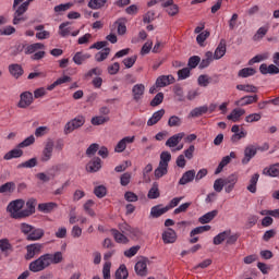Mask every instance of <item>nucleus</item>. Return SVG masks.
<instances>
[{"mask_svg": "<svg viewBox=\"0 0 279 279\" xmlns=\"http://www.w3.org/2000/svg\"><path fill=\"white\" fill-rule=\"evenodd\" d=\"M19 228L22 234H27V241H40L45 236V229L34 227L27 222H21Z\"/></svg>", "mask_w": 279, "mask_h": 279, "instance_id": "obj_1", "label": "nucleus"}, {"mask_svg": "<svg viewBox=\"0 0 279 279\" xmlns=\"http://www.w3.org/2000/svg\"><path fill=\"white\" fill-rule=\"evenodd\" d=\"M23 206H25V201L21 198L9 203L7 213H10L11 219H24Z\"/></svg>", "mask_w": 279, "mask_h": 279, "instance_id": "obj_2", "label": "nucleus"}, {"mask_svg": "<svg viewBox=\"0 0 279 279\" xmlns=\"http://www.w3.org/2000/svg\"><path fill=\"white\" fill-rule=\"evenodd\" d=\"M13 10V25H19L21 23H25L27 21V17H25V12L29 10V7L27 3H22V4H13L12 7Z\"/></svg>", "mask_w": 279, "mask_h": 279, "instance_id": "obj_3", "label": "nucleus"}, {"mask_svg": "<svg viewBox=\"0 0 279 279\" xmlns=\"http://www.w3.org/2000/svg\"><path fill=\"white\" fill-rule=\"evenodd\" d=\"M119 230L120 232H122V234H125L126 236L132 239V241H138V239L143 236V232L141 231V229L134 228L126 222L120 223Z\"/></svg>", "mask_w": 279, "mask_h": 279, "instance_id": "obj_4", "label": "nucleus"}, {"mask_svg": "<svg viewBox=\"0 0 279 279\" xmlns=\"http://www.w3.org/2000/svg\"><path fill=\"white\" fill-rule=\"evenodd\" d=\"M49 259L47 258V255L44 254L39 256L37 259L33 260L28 265L29 271H33V274H38L39 271H45L47 267H49Z\"/></svg>", "mask_w": 279, "mask_h": 279, "instance_id": "obj_5", "label": "nucleus"}, {"mask_svg": "<svg viewBox=\"0 0 279 279\" xmlns=\"http://www.w3.org/2000/svg\"><path fill=\"white\" fill-rule=\"evenodd\" d=\"M84 123H86V118H84V116H77L65 123L63 132L65 135L72 134V132H75V130H80Z\"/></svg>", "mask_w": 279, "mask_h": 279, "instance_id": "obj_6", "label": "nucleus"}, {"mask_svg": "<svg viewBox=\"0 0 279 279\" xmlns=\"http://www.w3.org/2000/svg\"><path fill=\"white\" fill-rule=\"evenodd\" d=\"M59 171H60V166H52L46 172L37 173L36 178L37 180H40V182H44V183L51 182V180H56V175H58Z\"/></svg>", "mask_w": 279, "mask_h": 279, "instance_id": "obj_7", "label": "nucleus"}, {"mask_svg": "<svg viewBox=\"0 0 279 279\" xmlns=\"http://www.w3.org/2000/svg\"><path fill=\"white\" fill-rule=\"evenodd\" d=\"M41 252H43V244L40 243L29 244L26 246L25 259L32 260L34 256H38V254H41Z\"/></svg>", "mask_w": 279, "mask_h": 279, "instance_id": "obj_8", "label": "nucleus"}, {"mask_svg": "<svg viewBox=\"0 0 279 279\" xmlns=\"http://www.w3.org/2000/svg\"><path fill=\"white\" fill-rule=\"evenodd\" d=\"M34 104V94L32 92H23L20 95V101L17 102V108H29V105Z\"/></svg>", "mask_w": 279, "mask_h": 279, "instance_id": "obj_9", "label": "nucleus"}, {"mask_svg": "<svg viewBox=\"0 0 279 279\" xmlns=\"http://www.w3.org/2000/svg\"><path fill=\"white\" fill-rule=\"evenodd\" d=\"M135 138H136L135 136H125V137H123L116 145L114 151L117 154H122V151H125V149L128 148V145H132V143H134Z\"/></svg>", "mask_w": 279, "mask_h": 279, "instance_id": "obj_10", "label": "nucleus"}, {"mask_svg": "<svg viewBox=\"0 0 279 279\" xmlns=\"http://www.w3.org/2000/svg\"><path fill=\"white\" fill-rule=\"evenodd\" d=\"M223 182L226 193H232V191H234L236 182H239V174L232 173L228 178L223 179Z\"/></svg>", "mask_w": 279, "mask_h": 279, "instance_id": "obj_11", "label": "nucleus"}, {"mask_svg": "<svg viewBox=\"0 0 279 279\" xmlns=\"http://www.w3.org/2000/svg\"><path fill=\"white\" fill-rule=\"evenodd\" d=\"M53 141L51 140L46 143L40 158L41 162H49V160H51L53 156Z\"/></svg>", "mask_w": 279, "mask_h": 279, "instance_id": "obj_12", "label": "nucleus"}, {"mask_svg": "<svg viewBox=\"0 0 279 279\" xmlns=\"http://www.w3.org/2000/svg\"><path fill=\"white\" fill-rule=\"evenodd\" d=\"M258 154V148L254 145H248L244 148V157L242 159V165H247L254 156Z\"/></svg>", "mask_w": 279, "mask_h": 279, "instance_id": "obj_13", "label": "nucleus"}, {"mask_svg": "<svg viewBox=\"0 0 279 279\" xmlns=\"http://www.w3.org/2000/svg\"><path fill=\"white\" fill-rule=\"evenodd\" d=\"M162 1L161 5L162 8H167L166 12L169 14V16H175L178 12H180V8L178 4L173 3V0H160Z\"/></svg>", "mask_w": 279, "mask_h": 279, "instance_id": "obj_14", "label": "nucleus"}, {"mask_svg": "<svg viewBox=\"0 0 279 279\" xmlns=\"http://www.w3.org/2000/svg\"><path fill=\"white\" fill-rule=\"evenodd\" d=\"M175 82V77L173 75H161L156 80V87L157 88H165V86H169Z\"/></svg>", "mask_w": 279, "mask_h": 279, "instance_id": "obj_15", "label": "nucleus"}, {"mask_svg": "<svg viewBox=\"0 0 279 279\" xmlns=\"http://www.w3.org/2000/svg\"><path fill=\"white\" fill-rule=\"evenodd\" d=\"M101 169V158L94 157L87 165L86 171L88 173H97Z\"/></svg>", "mask_w": 279, "mask_h": 279, "instance_id": "obj_16", "label": "nucleus"}, {"mask_svg": "<svg viewBox=\"0 0 279 279\" xmlns=\"http://www.w3.org/2000/svg\"><path fill=\"white\" fill-rule=\"evenodd\" d=\"M145 95V85L144 84H136L132 88V96L133 99L138 104L141 99H143V96Z\"/></svg>", "mask_w": 279, "mask_h": 279, "instance_id": "obj_17", "label": "nucleus"}, {"mask_svg": "<svg viewBox=\"0 0 279 279\" xmlns=\"http://www.w3.org/2000/svg\"><path fill=\"white\" fill-rule=\"evenodd\" d=\"M46 258L48 259V267L51 265H60V263L64 260L62 252H56L54 254L47 253Z\"/></svg>", "mask_w": 279, "mask_h": 279, "instance_id": "obj_18", "label": "nucleus"}, {"mask_svg": "<svg viewBox=\"0 0 279 279\" xmlns=\"http://www.w3.org/2000/svg\"><path fill=\"white\" fill-rule=\"evenodd\" d=\"M263 175H268V178H279V162L264 168Z\"/></svg>", "mask_w": 279, "mask_h": 279, "instance_id": "obj_19", "label": "nucleus"}, {"mask_svg": "<svg viewBox=\"0 0 279 279\" xmlns=\"http://www.w3.org/2000/svg\"><path fill=\"white\" fill-rule=\"evenodd\" d=\"M0 252H2L4 256H10L12 252H14V246H12V243H10V240L8 239L0 240Z\"/></svg>", "mask_w": 279, "mask_h": 279, "instance_id": "obj_20", "label": "nucleus"}, {"mask_svg": "<svg viewBox=\"0 0 279 279\" xmlns=\"http://www.w3.org/2000/svg\"><path fill=\"white\" fill-rule=\"evenodd\" d=\"M58 208V204L50 202V203H40L37 206V210L39 213H44L45 215H49V213H53Z\"/></svg>", "mask_w": 279, "mask_h": 279, "instance_id": "obj_21", "label": "nucleus"}, {"mask_svg": "<svg viewBox=\"0 0 279 279\" xmlns=\"http://www.w3.org/2000/svg\"><path fill=\"white\" fill-rule=\"evenodd\" d=\"M24 215V219L27 217H32L34 213H36V198H29L26 202V209H22Z\"/></svg>", "mask_w": 279, "mask_h": 279, "instance_id": "obj_22", "label": "nucleus"}, {"mask_svg": "<svg viewBox=\"0 0 279 279\" xmlns=\"http://www.w3.org/2000/svg\"><path fill=\"white\" fill-rule=\"evenodd\" d=\"M178 240V234L175 233V230L168 228L162 233V241L163 243H175Z\"/></svg>", "mask_w": 279, "mask_h": 279, "instance_id": "obj_23", "label": "nucleus"}, {"mask_svg": "<svg viewBox=\"0 0 279 279\" xmlns=\"http://www.w3.org/2000/svg\"><path fill=\"white\" fill-rule=\"evenodd\" d=\"M256 101H258V95H254V96H244L242 98H240L239 100L235 101L236 106H250L252 104H256Z\"/></svg>", "mask_w": 279, "mask_h": 279, "instance_id": "obj_24", "label": "nucleus"}, {"mask_svg": "<svg viewBox=\"0 0 279 279\" xmlns=\"http://www.w3.org/2000/svg\"><path fill=\"white\" fill-rule=\"evenodd\" d=\"M182 138H184V133H178L172 135L170 138L167 140L166 147H178Z\"/></svg>", "mask_w": 279, "mask_h": 279, "instance_id": "obj_25", "label": "nucleus"}, {"mask_svg": "<svg viewBox=\"0 0 279 279\" xmlns=\"http://www.w3.org/2000/svg\"><path fill=\"white\" fill-rule=\"evenodd\" d=\"M165 213H169V207H162V205H156L151 207L150 209V216L154 217V219H158V217H162Z\"/></svg>", "mask_w": 279, "mask_h": 279, "instance_id": "obj_26", "label": "nucleus"}, {"mask_svg": "<svg viewBox=\"0 0 279 279\" xmlns=\"http://www.w3.org/2000/svg\"><path fill=\"white\" fill-rule=\"evenodd\" d=\"M137 276H147V258H143L135 264Z\"/></svg>", "mask_w": 279, "mask_h": 279, "instance_id": "obj_27", "label": "nucleus"}, {"mask_svg": "<svg viewBox=\"0 0 279 279\" xmlns=\"http://www.w3.org/2000/svg\"><path fill=\"white\" fill-rule=\"evenodd\" d=\"M214 58L215 60H221L226 56V39H221L218 47L215 50Z\"/></svg>", "mask_w": 279, "mask_h": 279, "instance_id": "obj_28", "label": "nucleus"}, {"mask_svg": "<svg viewBox=\"0 0 279 279\" xmlns=\"http://www.w3.org/2000/svg\"><path fill=\"white\" fill-rule=\"evenodd\" d=\"M219 215V210L214 209L211 211H208L207 214L203 215L202 217L198 218L199 223H210L215 217Z\"/></svg>", "mask_w": 279, "mask_h": 279, "instance_id": "obj_29", "label": "nucleus"}, {"mask_svg": "<svg viewBox=\"0 0 279 279\" xmlns=\"http://www.w3.org/2000/svg\"><path fill=\"white\" fill-rule=\"evenodd\" d=\"M9 72L13 77H15V80H19V77H21V75L24 73L23 66H21L19 63L9 65Z\"/></svg>", "mask_w": 279, "mask_h": 279, "instance_id": "obj_30", "label": "nucleus"}, {"mask_svg": "<svg viewBox=\"0 0 279 279\" xmlns=\"http://www.w3.org/2000/svg\"><path fill=\"white\" fill-rule=\"evenodd\" d=\"M111 234L113 235L114 238V241L117 243H130V240L128 239V236H125V233L117 230V229H111Z\"/></svg>", "mask_w": 279, "mask_h": 279, "instance_id": "obj_31", "label": "nucleus"}, {"mask_svg": "<svg viewBox=\"0 0 279 279\" xmlns=\"http://www.w3.org/2000/svg\"><path fill=\"white\" fill-rule=\"evenodd\" d=\"M195 180V170H189L183 173L182 178L179 180V184L184 186V184H189V182H193Z\"/></svg>", "mask_w": 279, "mask_h": 279, "instance_id": "obj_32", "label": "nucleus"}, {"mask_svg": "<svg viewBox=\"0 0 279 279\" xmlns=\"http://www.w3.org/2000/svg\"><path fill=\"white\" fill-rule=\"evenodd\" d=\"M90 57H92L90 53L76 52L73 57V62L80 66L84 64L86 60H90Z\"/></svg>", "mask_w": 279, "mask_h": 279, "instance_id": "obj_33", "label": "nucleus"}, {"mask_svg": "<svg viewBox=\"0 0 279 279\" xmlns=\"http://www.w3.org/2000/svg\"><path fill=\"white\" fill-rule=\"evenodd\" d=\"M165 117V109H160L153 113L151 118L147 121V125L150 128L151 125H156L160 119Z\"/></svg>", "mask_w": 279, "mask_h": 279, "instance_id": "obj_34", "label": "nucleus"}, {"mask_svg": "<svg viewBox=\"0 0 279 279\" xmlns=\"http://www.w3.org/2000/svg\"><path fill=\"white\" fill-rule=\"evenodd\" d=\"M243 114H245V109H233L227 119L228 121H233V123H236L241 117H243Z\"/></svg>", "mask_w": 279, "mask_h": 279, "instance_id": "obj_35", "label": "nucleus"}, {"mask_svg": "<svg viewBox=\"0 0 279 279\" xmlns=\"http://www.w3.org/2000/svg\"><path fill=\"white\" fill-rule=\"evenodd\" d=\"M260 178V174L258 173H254L251 179H250V184L247 185L246 190L250 192V193H256L257 191V184H258V180Z\"/></svg>", "mask_w": 279, "mask_h": 279, "instance_id": "obj_36", "label": "nucleus"}, {"mask_svg": "<svg viewBox=\"0 0 279 279\" xmlns=\"http://www.w3.org/2000/svg\"><path fill=\"white\" fill-rule=\"evenodd\" d=\"M215 60V57L213 54V51H207L205 53V59H203L198 65L199 69H208L210 66V63Z\"/></svg>", "mask_w": 279, "mask_h": 279, "instance_id": "obj_37", "label": "nucleus"}, {"mask_svg": "<svg viewBox=\"0 0 279 279\" xmlns=\"http://www.w3.org/2000/svg\"><path fill=\"white\" fill-rule=\"evenodd\" d=\"M206 112H208V106H201V107H196L194 108L189 117H191L192 119H197V117H202V114H206Z\"/></svg>", "mask_w": 279, "mask_h": 279, "instance_id": "obj_38", "label": "nucleus"}, {"mask_svg": "<svg viewBox=\"0 0 279 279\" xmlns=\"http://www.w3.org/2000/svg\"><path fill=\"white\" fill-rule=\"evenodd\" d=\"M37 165H38V159L34 157L17 165V169H34V167H37Z\"/></svg>", "mask_w": 279, "mask_h": 279, "instance_id": "obj_39", "label": "nucleus"}, {"mask_svg": "<svg viewBox=\"0 0 279 279\" xmlns=\"http://www.w3.org/2000/svg\"><path fill=\"white\" fill-rule=\"evenodd\" d=\"M21 156H23V150L20 147H17V148H14V149L8 151L3 156V159L4 160H12V158H21Z\"/></svg>", "mask_w": 279, "mask_h": 279, "instance_id": "obj_40", "label": "nucleus"}, {"mask_svg": "<svg viewBox=\"0 0 279 279\" xmlns=\"http://www.w3.org/2000/svg\"><path fill=\"white\" fill-rule=\"evenodd\" d=\"M148 199H158L160 197V190L158 189V182H154L151 189L147 194Z\"/></svg>", "mask_w": 279, "mask_h": 279, "instance_id": "obj_41", "label": "nucleus"}, {"mask_svg": "<svg viewBox=\"0 0 279 279\" xmlns=\"http://www.w3.org/2000/svg\"><path fill=\"white\" fill-rule=\"evenodd\" d=\"M69 25H71V22H63L60 24L59 34L62 38H66V36L71 35V27H69Z\"/></svg>", "mask_w": 279, "mask_h": 279, "instance_id": "obj_42", "label": "nucleus"}, {"mask_svg": "<svg viewBox=\"0 0 279 279\" xmlns=\"http://www.w3.org/2000/svg\"><path fill=\"white\" fill-rule=\"evenodd\" d=\"M108 3V0H89L88 8L90 10H101Z\"/></svg>", "mask_w": 279, "mask_h": 279, "instance_id": "obj_43", "label": "nucleus"}, {"mask_svg": "<svg viewBox=\"0 0 279 279\" xmlns=\"http://www.w3.org/2000/svg\"><path fill=\"white\" fill-rule=\"evenodd\" d=\"M267 32H269V26H262L257 29L255 35L253 36V40L258 41L263 40L265 36H267Z\"/></svg>", "mask_w": 279, "mask_h": 279, "instance_id": "obj_44", "label": "nucleus"}, {"mask_svg": "<svg viewBox=\"0 0 279 279\" xmlns=\"http://www.w3.org/2000/svg\"><path fill=\"white\" fill-rule=\"evenodd\" d=\"M236 90H242L243 93H258V87L251 84H239L236 85Z\"/></svg>", "mask_w": 279, "mask_h": 279, "instance_id": "obj_45", "label": "nucleus"}, {"mask_svg": "<svg viewBox=\"0 0 279 279\" xmlns=\"http://www.w3.org/2000/svg\"><path fill=\"white\" fill-rule=\"evenodd\" d=\"M14 191H16V183L12 181L0 185V193H14Z\"/></svg>", "mask_w": 279, "mask_h": 279, "instance_id": "obj_46", "label": "nucleus"}, {"mask_svg": "<svg viewBox=\"0 0 279 279\" xmlns=\"http://www.w3.org/2000/svg\"><path fill=\"white\" fill-rule=\"evenodd\" d=\"M230 236V230L223 231L214 238V245H221Z\"/></svg>", "mask_w": 279, "mask_h": 279, "instance_id": "obj_47", "label": "nucleus"}, {"mask_svg": "<svg viewBox=\"0 0 279 279\" xmlns=\"http://www.w3.org/2000/svg\"><path fill=\"white\" fill-rule=\"evenodd\" d=\"M252 75H256V69L254 68H243L238 72V77H252Z\"/></svg>", "mask_w": 279, "mask_h": 279, "instance_id": "obj_48", "label": "nucleus"}, {"mask_svg": "<svg viewBox=\"0 0 279 279\" xmlns=\"http://www.w3.org/2000/svg\"><path fill=\"white\" fill-rule=\"evenodd\" d=\"M129 272L125 264L120 265V267L116 271V279H128Z\"/></svg>", "mask_w": 279, "mask_h": 279, "instance_id": "obj_49", "label": "nucleus"}, {"mask_svg": "<svg viewBox=\"0 0 279 279\" xmlns=\"http://www.w3.org/2000/svg\"><path fill=\"white\" fill-rule=\"evenodd\" d=\"M110 121V117L96 116L90 120L92 125H104V123H108Z\"/></svg>", "mask_w": 279, "mask_h": 279, "instance_id": "obj_50", "label": "nucleus"}, {"mask_svg": "<svg viewBox=\"0 0 279 279\" xmlns=\"http://www.w3.org/2000/svg\"><path fill=\"white\" fill-rule=\"evenodd\" d=\"M72 5H73L72 2L56 5L54 7V12H56V14H64V12L71 10Z\"/></svg>", "mask_w": 279, "mask_h": 279, "instance_id": "obj_51", "label": "nucleus"}, {"mask_svg": "<svg viewBox=\"0 0 279 279\" xmlns=\"http://www.w3.org/2000/svg\"><path fill=\"white\" fill-rule=\"evenodd\" d=\"M202 62V58H199V56H192L190 57L189 61H187V66L189 69H197V66L201 64Z\"/></svg>", "mask_w": 279, "mask_h": 279, "instance_id": "obj_52", "label": "nucleus"}, {"mask_svg": "<svg viewBox=\"0 0 279 279\" xmlns=\"http://www.w3.org/2000/svg\"><path fill=\"white\" fill-rule=\"evenodd\" d=\"M110 56V48H105L104 51H99L95 54L96 62H104Z\"/></svg>", "mask_w": 279, "mask_h": 279, "instance_id": "obj_53", "label": "nucleus"}, {"mask_svg": "<svg viewBox=\"0 0 279 279\" xmlns=\"http://www.w3.org/2000/svg\"><path fill=\"white\" fill-rule=\"evenodd\" d=\"M209 230H210L209 225L196 227L190 232V236H195V234H204V232H208Z\"/></svg>", "mask_w": 279, "mask_h": 279, "instance_id": "obj_54", "label": "nucleus"}, {"mask_svg": "<svg viewBox=\"0 0 279 279\" xmlns=\"http://www.w3.org/2000/svg\"><path fill=\"white\" fill-rule=\"evenodd\" d=\"M169 128H180L182 125V118L178 116H171L168 120Z\"/></svg>", "mask_w": 279, "mask_h": 279, "instance_id": "obj_55", "label": "nucleus"}, {"mask_svg": "<svg viewBox=\"0 0 279 279\" xmlns=\"http://www.w3.org/2000/svg\"><path fill=\"white\" fill-rule=\"evenodd\" d=\"M169 162H171V153L169 151H162L160 154V161L159 165H163L166 167H169Z\"/></svg>", "mask_w": 279, "mask_h": 279, "instance_id": "obj_56", "label": "nucleus"}, {"mask_svg": "<svg viewBox=\"0 0 279 279\" xmlns=\"http://www.w3.org/2000/svg\"><path fill=\"white\" fill-rule=\"evenodd\" d=\"M137 56L134 54L132 57H128L125 59H123L122 63L124 64V66L126 69H132V66H134V64H136V60H137Z\"/></svg>", "mask_w": 279, "mask_h": 279, "instance_id": "obj_57", "label": "nucleus"}, {"mask_svg": "<svg viewBox=\"0 0 279 279\" xmlns=\"http://www.w3.org/2000/svg\"><path fill=\"white\" fill-rule=\"evenodd\" d=\"M107 193L108 191L104 185H98L94 189V195H96V197H99V199H101L102 197H106Z\"/></svg>", "mask_w": 279, "mask_h": 279, "instance_id": "obj_58", "label": "nucleus"}, {"mask_svg": "<svg viewBox=\"0 0 279 279\" xmlns=\"http://www.w3.org/2000/svg\"><path fill=\"white\" fill-rule=\"evenodd\" d=\"M209 37H210V32H208V31H205V32H203V33H199V34L197 35V37H196V43H198V45H199L201 47H204V41H206L207 38H209Z\"/></svg>", "mask_w": 279, "mask_h": 279, "instance_id": "obj_59", "label": "nucleus"}, {"mask_svg": "<svg viewBox=\"0 0 279 279\" xmlns=\"http://www.w3.org/2000/svg\"><path fill=\"white\" fill-rule=\"evenodd\" d=\"M168 167L162 163H159L158 168L155 170V178H162V175H167Z\"/></svg>", "mask_w": 279, "mask_h": 279, "instance_id": "obj_60", "label": "nucleus"}, {"mask_svg": "<svg viewBox=\"0 0 279 279\" xmlns=\"http://www.w3.org/2000/svg\"><path fill=\"white\" fill-rule=\"evenodd\" d=\"M165 100V94H162L161 92L158 93L153 100L150 101V106L153 108H156V106H160V104H162V101Z\"/></svg>", "mask_w": 279, "mask_h": 279, "instance_id": "obj_61", "label": "nucleus"}, {"mask_svg": "<svg viewBox=\"0 0 279 279\" xmlns=\"http://www.w3.org/2000/svg\"><path fill=\"white\" fill-rule=\"evenodd\" d=\"M35 142H36V137H34V135H31L26 137L22 143H20L17 147L20 149H23L24 147H29V145H34Z\"/></svg>", "mask_w": 279, "mask_h": 279, "instance_id": "obj_62", "label": "nucleus"}, {"mask_svg": "<svg viewBox=\"0 0 279 279\" xmlns=\"http://www.w3.org/2000/svg\"><path fill=\"white\" fill-rule=\"evenodd\" d=\"M191 77V70L190 68H183L178 71V80H186Z\"/></svg>", "mask_w": 279, "mask_h": 279, "instance_id": "obj_63", "label": "nucleus"}, {"mask_svg": "<svg viewBox=\"0 0 279 279\" xmlns=\"http://www.w3.org/2000/svg\"><path fill=\"white\" fill-rule=\"evenodd\" d=\"M110 267H112V263L106 262L102 267L104 279H110Z\"/></svg>", "mask_w": 279, "mask_h": 279, "instance_id": "obj_64", "label": "nucleus"}]
</instances>
